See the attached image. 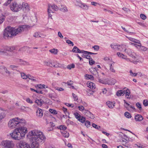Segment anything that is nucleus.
Returning a JSON list of instances; mask_svg holds the SVG:
<instances>
[{"label": "nucleus", "instance_id": "nucleus-63", "mask_svg": "<svg viewBox=\"0 0 148 148\" xmlns=\"http://www.w3.org/2000/svg\"><path fill=\"white\" fill-rule=\"evenodd\" d=\"M5 52V50L2 47H0V54H1L3 53H4Z\"/></svg>", "mask_w": 148, "mask_h": 148}, {"label": "nucleus", "instance_id": "nucleus-15", "mask_svg": "<svg viewBox=\"0 0 148 148\" xmlns=\"http://www.w3.org/2000/svg\"><path fill=\"white\" fill-rule=\"evenodd\" d=\"M36 115L37 116L41 118L43 115L42 110L40 108H38L36 111Z\"/></svg>", "mask_w": 148, "mask_h": 148}, {"label": "nucleus", "instance_id": "nucleus-12", "mask_svg": "<svg viewBox=\"0 0 148 148\" xmlns=\"http://www.w3.org/2000/svg\"><path fill=\"white\" fill-rule=\"evenodd\" d=\"M124 103H125L126 105V106L125 105V106L128 110L129 111H132V110H135V108L134 107L130 105L126 102V101L125 100H124Z\"/></svg>", "mask_w": 148, "mask_h": 148}, {"label": "nucleus", "instance_id": "nucleus-5", "mask_svg": "<svg viewBox=\"0 0 148 148\" xmlns=\"http://www.w3.org/2000/svg\"><path fill=\"white\" fill-rule=\"evenodd\" d=\"M0 146L2 148H14L15 145L12 140H5L1 142Z\"/></svg>", "mask_w": 148, "mask_h": 148}, {"label": "nucleus", "instance_id": "nucleus-18", "mask_svg": "<svg viewBox=\"0 0 148 148\" xmlns=\"http://www.w3.org/2000/svg\"><path fill=\"white\" fill-rule=\"evenodd\" d=\"M127 49L126 46L124 45H119L118 51H125V52Z\"/></svg>", "mask_w": 148, "mask_h": 148}, {"label": "nucleus", "instance_id": "nucleus-34", "mask_svg": "<svg viewBox=\"0 0 148 148\" xmlns=\"http://www.w3.org/2000/svg\"><path fill=\"white\" fill-rule=\"evenodd\" d=\"M116 82V81L115 79H112L109 81L108 84L110 85H114Z\"/></svg>", "mask_w": 148, "mask_h": 148}, {"label": "nucleus", "instance_id": "nucleus-53", "mask_svg": "<svg viewBox=\"0 0 148 148\" xmlns=\"http://www.w3.org/2000/svg\"><path fill=\"white\" fill-rule=\"evenodd\" d=\"M33 36L36 38H38V37H41V36L40 35V34H39V32H36L34 33V34Z\"/></svg>", "mask_w": 148, "mask_h": 148}, {"label": "nucleus", "instance_id": "nucleus-35", "mask_svg": "<svg viewBox=\"0 0 148 148\" xmlns=\"http://www.w3.org/2000/svg\"><path fill=\"white\" fill-rule=\"evenodd\" d=\"M138 44V45L134 43H131V45L134 46L137 49H138V50H139V49H140L139 48H140V47L141 45V43H140Z\"/></svg>", "mask_w": 148, "mask_h": 148}, {"label": "nucleus", "instance_id": "nucleus-8", "mask_svg": "<svg viewBox=\"0 0 148 148\" xmlns=\"http://www.w3.org/2000/svg\"><path fill=\"white\" fill-rule=\"evenodd\" d=\"M121 138L123 145L127 147H129L130 145L128 143L131 140L126 135L124 134L123 136H122Z\"/></svg>", "mask_w": 148, "mask_h": 148}, {"label": "nucleus", "instance_id": "nucleus-19", "mask_svg": "<svg viewBox=\"0 0 148 148\" xmlns=\"http://www.w3.org/2000/svg\"><path fill=\"white\" fill-rule=\"evenodd\" d=\"M87 86L88 87L92 89L95 88V85L94 83L91 82H88L87 83Z\"/></svg>", "mask_w": 148, "mask_h": 148}, {"label": "nucleus", "instance_id": "nucleus-64", "mask_svg": "<svg viewBox=\"0 0 148 148\" xmlns=\"http://www.w3.org/2000/svg\"><path fill=\"white\" fill-rule=\"evenodd\" d=\"M83 3H82L81 1H77L75 3V4L76 5H77L79 6L80 7V5H82V4H83Z\"/></svg>", "mask_w": 148, "mask_h": 148}, {"label": "nucleus", "instance_id": "nucleus-7", "mask_svg": "<svg viewBox=\"0 0 148 148\" xmlns=\"http://www.w3.org/2000/svg\"><path fill=\"white\" fill-rule=\"evenodd\" d=\"M17 148H30L28 144L24 141L21 140L16 144Z\"/></svg>", "mask_w": 148, "mask_h": 148}, {"label": "nucleus", "instance_id": "nucleus-41", "mask_svg": "<svg viewBox=\"0 0 148 148\" xmlns=\"http://www.w3.org/2000/svg\"><path fill=\"white\" fill-rule=\"evenodd\" d=\"M15 49V48L14 47H8L7 49V50L8 51H11L14 50Z\"/></svg>", "mask_w": 148, "mask_h": 148}, {"label": "nucleus", "instance_id": "nucleus-9", "mask_svg": "<svg viewBox=\"0 0 148 148\" xmlns=\"http://www.w3.org/2000/svg\"><path fill=\"white\" fill-rule=\"evenodd\" d=\"M125 52L127 53L129 56L132 58H135L136 57V53L132 51V50L129 48L127 49Z\"/></svg>", "mask_w": 148, "mask_h": 148}, {"label": "nucleus", "instance_id": "nucleus-29", "mask_svg": "<svg viewBox=\"0 0 148 148\" xmlns=\"http://www.w3.org/2000/svg\"><path fill=\"white\" fill-rule=\"evenodd\" d=\"M129 40L133 42L134 43H137V44H140V41L139 40H136L134 38H129Z\"/></svg>", "mask_w": 148, "mask_h": 148}, {"label": "nucleus", "instance_id": "nucleus-17", "mask_svg": "<svg viewBox=\"0 0 148 148\" xmlns=\"http://www.w3.org/2000/svg\"><path fill=\"white\" fill-rule=\"evenodd\" d=\"M90 72L94 75H97L98 72L96 68H91L89 69Z\"/></svg>", "mask_w": 148, "mask_h": 148}, {"label": "nucleus", "instance_id": "nucleus-10", "mask_svg": "<svg viewBox=\"0 0 148 148\" xmlns=\"http://www.w3.org/2000/svg\"><path fill=\"white\" fill-rule=\"evenodd\" d=\"M83 113L86 116L91 119H93L95 118L93 114L88 110H84V111H83Z\"/></svg>", "mask_w": 148, "mask_h": 148}, {"label": "nucleus", "instance_id": "nucleus-56", "mask_svg": "<svg viewBox=\"0 0 148 148\" xmlns=\"http://www.w3.org/2000/svg\"><path fill=\"white\" fill-rule=\"evenodd\" d=\"M74 115L76 118L77 120L79 119L80 117L81 116L77 113H75L74 114Z\"/></svg>", "mask_w": 148, "mask_h": 148}, {"label": "nucleus", "instance_id": "nucleus-3", "mask_svg": "<svg viewBox=\"0 0 148 148\" xmlns=\"http://www.w3.org/2000/svg\"><path fill=\"white\" fill-rule=\"evenodd\" d=\"M27 132V128L22 127H18L14 129L12 132L10 134V135L13 139L19 140L24 137Z\"/></svg>", "mask_w": 148, "mask_h": 148}, {"label": "nucleus", "instance_id": "nucleus-26", "mask_svg": "<svg viewBox=\"0 0 148 148\" xmlns=\"http://www.w3.org/2000/svg\"><path fill=\"white\" fill-rule=\"evenodd\" d=\"M117 55L119 57L124 59H126V57H127L126 56L119 52H117Z\"/></svg>", "mask_w": 148, "mask_h": 148}, {"label": "nucleus", "instance_id": "nucleus-54", "mask_svg": "<svg viewBox=\"0 0 148 148\" xmlns=\"http://www.w3.org/2000/svg\"><path fill=\"white\" fill-rule=\"evenodd\" d=\"M110 70L111 72L113 73H114L115 72V71L113 67L112 66V64H110Z\"/></svg>", "mask_w": 148, "mask_h": 148}, {"label": "nucleus", "instance_id": "nucleus-23", "mask_svg": "<svg viewBox=\"0 0 148 148\" xmlns=\"http://www.w3.org/2000/svg\"><path fill=\"white\" fill-rule=\"evenodd\" d=\"M17 61L21 65H26L28 64V63L26 61H23L22 60L20 59H18Z\"/></svg>", "mask_w": 148, "mask_h": 148}, {"label": "nucleus", "instance_id": "nucleus-22", "mask_svg": "<svg viewBox=\"0 0 148 148\" xmlns=\"http://www.w3.org/2000/svg\"><path fill=\"white\" fill-rule=\"evenodd\" d=\"M106 103L108 107L111 108H113L114 106V103H113L110 101H108Z\"/></svg>", "mask_w": 148, "mask_h": 148}, {"label": "nucleus", "instance_id": "nucleus-46", "mask_svg": "<svg viewBox=\"0 0 148 148\" xmlns=\"http://www.w3.org/2000/svg\"><path fill=\"white\" fill-rule=\"evenodd\" d=\"M110 47L112 49L114 50L115 49L116 47H117V45L115 43H112L110 45Z\"/></svg>", "mask_w": 148, "mask_h": 148}, {"label": "nucleus", "instance_id": "nucleus-36", "mask_svg": "<svg viewBox=\"0 0 148 148\" xmlns=\"http://www.w3.org/2000/svg\"><path fill=\"white\" fill-rule=\"evenodd\" d=\"M78 120L82 123H83L85 121V118L83 116H81Z\"/></svg>", "mask_w": 148, "mask_h": 148}, {"label": "nucleus", "instance_id": "nucleus-51", "mask_svg": "<svg viewBox=\"0 0 148 148\" xmlns=\"http://www.w3.org/2000/svg\"><path fill=\"white\" fill-rule=\"evenodd\" d=\"M136 107L140 110H141L142 108L141 107V105L139 102H138L136 103Z\"/></svg>", "mask_w": 148, "mask_h": 148}, {"label": "nucleus", "instance_id": "nucleus-37", "mask_svg": "<svg viewBox=\"0 0 148 148\" xmlns=\"http://www.w3.org/2000/svg\"><path fill=\"white\" fill-rule=\"evenodd\" d=\"M85 77H86V79H90L91 80L93 79H94V77L92 75L86 74L85 75Z\"/></svg>", "mask_w": 148, "mask_h": 148}, {"label": "nucleus", "instance_id": "nucleus-24", "mask_svg": "<svg viewBox=\"0 0 148 148\" xmlns=\"http://www.w3.org/2000/svg\"><path fill=\"white\" fill-rule=\"evenodd\" d=\"M43 64L45 65H46L48 66H49L50 67H52L53 63L51 61L49 62L44 61L43 62Z\"/></svg>", "mask_w": 148, "mask_h": 148}, {"label": "nucleus", "instance_id": "nucleus-61", "mask_svg": "<svg viewBox=\"0 0 148 148\" xmlns=\"http://www.w3.org/2000/svg\"><path fill=\"white\" fill-rule=\"evenodd\" d=\"M78 108L79 110L81 111H84V110H85L84 107L82 106H79Z\"/></svg>", "mask_w": 148, "mask_h": 148}, {"label": "nucleus", "instance_id": "nucleus-28", "mask_svg": "<svg viewBox=\"0 0 148 148\" xmlns=\"http://www.w3.org/2000/svg\"><path fill=\"white\" fill-rule=\"evenodd\" d=\"M124 94H125V97L129 99L130 98V97H129L130 92L128 89L126 90V91L124 90Z\"/></svg>", "mask_w": 148, "mask_h": 148}, {"label": "nucleus", "instance_id": "nucleus-58", "mask_svg": "<svg viewBox=\"0 0 148 148\" xmlns=\"http://www.w3.org/2000/svg\"><path fill=\"white\" fill-rule=\"evenodd\" d=\"M13 0H8L7 1L5 2L3 4V5L5 6H7L8 4H9L11 1H12Z\"/></svg>", "mask_w": 148, "mask_h": 148}, {"label": "nucleus", "instance_id": "nucleus-13", "mask_svg": "<svg viewBox=\"0 0 148 148\" xmlns=\"http://www.w3.org/2000/svg\"><path fill=\"white\" fill-rule=\"evenodd\" d=\"M72 51L76 53L84 54V51L83 50H81L77 47L75 46L74 47Z\"/></svg>", "mask_w": 148, "mask_h": 148}, {"label": "nucleus", "instance_id": "nucleus-43", "mask_svg": "<svg viewBox=\"0 0 148 148\" xmlns=\"http://www.w3.org/2000/svg\"><path fill=\"white\" fill-rule=\"evenodd\" d=\"M58 128L60 130H65L67 128V127L64 125H61L59 126L58 127Z\"/></svg>", "mask_w": 148, "mask_h": 148}, {"label": "nucleus", "instance_id": "nucleus-40", "mask_svg": "<svg viewBox=\"0 0 148 148\" xmlns=\"http://www.w3.org/2000/svg\"><path fill=\"white\" fill-rule=\"evenodd\" d=\"M5 116L4 113L3 112H1L0 113V122H1V120L4 118Z\"/></svg>", "mask_w": 148, "mask_h": 148}, {"label": "nucleus", "instance_id": "nucleus-42", "mask_svg": "<svg viewBox=\"0 0 148 148\" xmlns=\"http://www.w3.org/2000/svg\"><path fill=\"white\" fill-rule=\"evenodd\" d=\"M61 65L58 63H56L55 64H54V62L53 63L52 67L57 68L58 67H60Z\"/></svg>", "mask_w": 148, "mask_h": 148}, {"label": "nucleus", "instance_id": "nucleus-16", "mask_svg": "<svg viewBox=\"0 0 148 148\" xmlns=\"http://www.w3.org/2000/svg\"><path fill=\"white\" fill-rule=\"evenodd\" d=\"M134 119L136 121H141L143 120V118L140 114H138L135 116Z\"/></svg>", "mask_w": 148, "mask_h": 148}, {"label": "nucleus", "instance_id": "nucleus-62", "mask_svg": "<svg viewBox=\"0 0 148 148\" xmlns=\"http://www.w3.org/2000/svg\"><path fill=\"white\" fill-rule=\"evenodd\" d=\"M26 101L27 103H29L31 104H32L33 103L32 101L29 98H27L26 99Z\"/></svg>", "mask_w": 148, "mask_h": 148}, {"label": "nucleus", "instance_id": "nucleus-1", "mask_svg": "<svg viewBox=\"0 0 148 148\" xmlns=\"http://www.w3.org/2000/svg\"><path fill=\"white\" fill-rule=\"evenodd\" d=\"M30 136L33 141L32 147V148H39V144L44 141L46 139L45 136L42 132L40 130H34L29 132Z\"/></svg>", "mask_w": 148, "mask_h": 148}, {"label": "nucleus", "instance_id": "nucleus-52", "mask_svg": "<svg viewBox=\"0 0 148 148\" xmlns=\"http://www.w3.org/2000/svg\"><path fill=\"white\" fill-rule=\"evenodd\" d=\"M89 63L90 65L93 64L95 63V61L93 60L92 58H90L89 59Z\"/></svg>", "mask_w": 148, "mask_h": 148}, {"label": "nucleus", "instance_id": "nucleus-45", "mask_svg": "<svg viewBox=\"0 0 148 148\" xmlns=\"http://www.w3.org/2000/svg\"><path fill=\"white\" fill-rule=\"evenodd\" d=\"M21 77L24 79H26V75L23 72H20Z\"/></svg>", "mask_w": 148, "mask_h": 148}, {"label": "nucleus", "instance_id": "nucleus-48", "mask_svg": "<svg viewBox=\"0 0 148 148\" xmlns=\"http://www.w3.org/2000/svg\"><path fill=\"white\" fill-rule=\"evenodd\" d=\"M5 67L4 66H0V73H4Z\"/></svg>", "mask_w": 148, "mask_h": 148}, {"label": "nucleus", "instance_id": "nucleus-38", "mask_svg": "<svg viewBox=\"0 0 148 148\" xmlns=\"http://www.w3.org/2000/svg\"><path fill=\"white\" fill-rule=\"evenodd\" d=\"M49 111L50 112L53 114H57V111L55 110L50 109L49 110Z\"/></svg>", "mask_w": 148, "mask_h": 148}, {"label": "nucleus", "instance_id": "nucleus-59", "mask_svg": "<svg viewBox=\"0 0 148 148\" xmlns=\"http://www.w3.org/2000/svg\"><path fill=\"white\" fill-rule=\"evenodd\" d=\"M82 57L84 58H86L87 59H89L90 57V56L88 55H86L84 54L82 55Z\"/></svg>", "mask_w": 148, "mask_h": 148}, {"label": "nucleus", "instance_id": "nucleus-49", "mask_svg": "<svg viewBox=\"0 0 148 148\" xmlns=\"http://www.w3.org/2000/svg\"><path fill=\"white\" fill-rule=\"evenodd\" d=\"M85 124L86 126L88 127H89L90 125V122L88 121H85Z\"/></svg>", "mask_w": 148, "mask_h": 148}, {"label": "nucleus", "instance_id": "nucleus-4", "mask_svg": "<svg viewBox=\"0 0 148 148\" xmlns=\"http://www.w3.org/2000/svg\"><path fill=\"white\" fill-rule=\"evenodd\" d=\"M25 120L23 119L15 117L10 120L8 123V126L11 128H15L17 127H24L25 124Z\"/></svg>", "mask_w": 148, "mask_h": 148}, {"label": "nucleus", "instance_id": "nucleus-47", "mask_svg": "<svg viewBox=\"0 0 148 148\" xmlns=\"http://www.w3.org/2000/svg\"><path fill=\"white\" fill-rule=\"evenodd\" d=\"M18 66H17L11 65L10 66V68L13 70H17L16 69H18Z\"/></svg>", "mask_w": 148, "mask_h": 148}, {"label": "nucleus", "instance_id": "nucleus-32", "mask_svg": "<svg viewBox=\"0 0 148 148\" xmlns=\"http://www.w3.org/2000/svg\"><path fill=\"white\" fill-rule=\"evenodd\" d=\"M116 95L118 96H123L124 95V91L122 90H119L117 91Z\"/></svg>", "mask_w": 148, "mask_h": 148}, {"label": "nucleus", "instance_id": "nucleus-25", "mask_svg": "<svg viewBox=\"0 0 148 148\" xmlns=\"http://www.w3.org/2000/svg\"><path fill=\"white\" fill-rule=\"evenodd\" d=\"M139 48L140 49L139 51L142 52H145L148 49V48H147L145 46L141 45Z\"/></svg>", "mask_w": 148, "mask_h": 148}, {"label": "nucleus", "instance_id": "nucleus-20", "mask_svg": "<svg viewBox=\"0 0 148 148\" xmlns=\"http://www.w3.org/2000/svg\"><path fill=\"white\" fill-rule=\"evenodd\" d=\"M60 10L61 12H67L68 11L66 6L64 5H61V8Z\"/></svg>", "mask_w": 148, "mask_h": 148}, {"label": "nucleus", "instance_id": "nucleus-33", "mask_svg": "<svg viewBox=\"0 0 148 148\" xmlns=\"http://www.w3.org/2000/svg\"><path fill=\"white\" fill-rule=\"evenodd\" d=\"M5 16L3 15L0 16V25L4 21Z\"/></svg>", "mask_w": 148, "mask_h": 148}, {"label": "nucleus", "instance_id": "nucleus-60", "mask_svg": "<svg viewBox=\"0 0 148 148\" xmlns=\"http://www.w3.org/2000/svg\"><path fill=\"white\" fill-rule=\"evenodd\" d=\"M92 48H94V50L96 51H98L99 49V46L97 45H95L92 47Z\"/></svg>", "mask_w": 148, "mask_h": 148}, {"label": "nucleus", "instance_id": "nucleus-57", "mask_svg": "<svg viewBox=\"0 0 148 148\" xmlns=\"http://www.w3.org/2000/svg\"><path fill=\"white\" fill-rule=\"evenodd\" d=\"M63 110L66 116H67V114H69V113L67 111V109L66 108L63 107Z\"/></svg>", "mask_w": 148, "mask_h": 148}, {"label": "nucleus", "instance_id": "nucleus-39", "mask_svg": "<svg viewBox=\"0 0 148 148\" xmlns=\"http://www.w3.org/2000/svg\"><path fill=\"white\" fill-rule=\"evenodd\" d=\"M75 67V64H72L68 65L67 66V68L70 70L72 68H74Z\"/></svg>", "mask_w": 148, "mask_h": 148}, {"label": "nucleus", "instance_id": "nucleus-31", "mask_svg": "<svg viewBox=\"0 0 148 148\" xmlns=\"http://www.w3.org/2000/svg\"><path fill=\"white\" fill-rule=\"evenodd\" d=\"M49 51L51 53H53L55 55H56L57 54V53L58 52V50L57 49H53L50 50Z\"/></svg>", "mask_w": 148, "mask_h": 148}, {"label": "nucleus", "instance_id": "nucleus-30", "mask_svg": "<svg viewBox=\"0 0 148 148\" xmlns=\"http://www.w3.org/2000/svg\"><path fill=\"white\" fill-rule=\"evenodd\" d=\"M61 133L62 136L64 137L68 138L69 136V133L66 131L63 130Z\"/></svg>", "mask_w": 148, "mask_h": 148}, {"label": "nucleus", "instance_id": "nucleus-21", "mask_svg": "<svg viewBox=\"0 0 148 148\" xmlns=\"http://www.w3.org/2000/svg\"><path fill=\"white\" fill-rule=\"evenodd\" d=\"M35 103L37 104L40 106H41L44 102L43 100L42 99H37L35 101Z\"/></svg>", "mask_w": 148, "mask_h": 148}, {"label": "nucleus", "instance_id": "nucleus-2", "mask_svg": "<svg viewBox=\"0 0 148 148\" xmlns=\"http://www.w3.org/2000/svg\"><path fill=\"white\" fill-rule=\"evenodd\" d=\"M23 27H20L17 28L8 26L5 28L3 33V38H12L24 30Z\"/></svg>", "mask_w": 148, "mask_h": 148}, {"label": "nucleus", "instance_id": "nucleus-55", "mask_svg": "<svg viewBox=\"0 0 148 148\" xmlns=\"http://www.w3.org/2000/svg\"><path fill=\"white\" fill-rule=\"evenodd\" d=\"M130 75L132 76L135 77L137 75V73H133L132 70H130Z\"/></svg>", "mask_w": 148, "mask_h": 148}, {"label": "nucleus", "instance_id": "nucleus-27", "mask_svg": "<svg viewBox=\"0 0 148 148\" xmlns=\"http://www.w3.org/2000/svg\"><path fill=\"white\" fill-rule=\"evenodd\" d=\"M80 7L84 10H88L89 7V6L83 3L82 5H80Z\"/></svg>", "mask_w": 148, "mask_h": 148}, {"label": "nucleus", "instance_id": "nucleus-6", "mask_svg": "<svg viewBox=\"0 0 148 148\" xmlns=\"http://www.w3.org/2000/svg\"><path fill=\"white\" fill-rule=\"evenodd\" d=\"M10 6L11 10L14 12H17L22 9L21 5L16 2L13 3Z\"/></svg>", "mask_w": 148, "mask_h": 148}, {"label": "nucleus", "instance_id": "nucleus-11", "mask_svg": "<svg viewBox=\"0 0 148 148\" xmlns=\"http://www.w3.org/2000/svg\"><path fill=\"white\" fill-rule=\"evenodd\" d=\"M22 9H23V10L26 11H28L30 10V7L28 4L25 2H23L22 5H21Z\"/></svg>", "mask_w": 148, "mask_h": 148}, {"label": "nucleus", "instance_id": "nucleus-44", "mask_svg": "<svg viewBox=\"0 0 148 148\" xmlns=\"http://www.w3.org/2000/svg\"><path fill=\"white\" fill-rule=\"evenodd\" d=\"M125 116L128 118H130L131 117L130 114V113L126 112L124 113Z\"/></svg>", "mask_w": 148, "mask_h": 148}, {"label": "nucleus", "instance_id": "nucleus-50", "mask_svg": "<svg viewBox=\"0 0 148 148\" xmlns=\"http://www.w3.org/2000/svg\"><path fill=\"white\" fill-rule=\"evenodd\" d=\"M92 126L93 127L98 130L99 129L101 128V127L100 126H98L95 123H93L92 125Z\"/></svg>", "mask_w": 148, "mask_h": 148}, {"label": "nucleus", "instance_id": "nucleus-14", "mask_svg": "<svg viewBox=\"0 0 148 148\" xmlns=\"http://www.w3.org/2000/svg\"><path fill=\"white\" fill-rule=\"evenodd\" d=\"M48 11H49V10H53L54 11H57L58 9V6L54 5H51L50 4H48Z\"/></svg>", "mask_w": 148, "mask_h": 148}]
</instances>
